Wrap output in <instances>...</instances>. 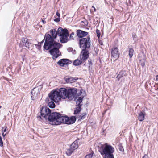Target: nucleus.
I'll return each mask as SVG.
<instances>
[{
	"mask_svg": "<svg viewBox=\"0 0 158 158\" xmlns=\"http://www.w3.org/2000/svg\"><path fill=\"white\" fill-rule=\"evenodd\" d=\"M42 88L41 86H38L35 87L31 91V96L32 100H33L37 97L38 95L39 94Z\"/></svg>",
	"mask_w": 158,
	"mask_h": 158,
	"instance_id": "8",
	"label": "nucleus"
},
{
	"mask_svg": "<svg viewBox=\"0 0 158 158\" xmlns=\"http://www.w3.org/2000/svg\"><path fill=\"white\" fill-rule=\"evenodd\" d=\"M74 52H75V50H74Z\"/></svg>",
	"mask_w": 158,
	"mask_h": 158,
	"instance_id": "52",
	"label": "nucleus"
},
{
	"mask_svg": "<svg viewBox=\"0 0 158 158\" xmlns=\"http://www.w3.org/2000/svg\"><path fill=\"white\" fill-rule=\"evenodd\" d=\"M2 134L3 137H4L6 136V133L4 134V133H2Z\"/></svg>",
	"mask_w": 158,
	"mask_h": 158,
	"instance_id": "43",
	"label": "nucleus"
},
{
	"mask_svg": "<svg viewBox=\"0 0 158 158\" xmlns=\"http://www.w3.org/2000/svg\"><path fill=\"white\" fill-rule=\"evenodd\" d=\"M100 44L101 45H103L102 42H100Z\"/></svg>",
	"mask_w": 158,
	"mask_h": 158,
	"instance_id": "46",
	"label": "nucleus"
},
{
	"mask_svg": "<svg viewBox=\"0 0 158 158\" xmlns=\"http://www.w3.org/2000/svg\"><path fill=\"white\" fill-rule=\"evenodd\" d=\"M62 115L60 113L53 112L48 116V121L52 122L53 125H59L61 123V121H62Z\"/></svg>",
	"mask_w": 158,
	"mask_h": 158,
	"instance_id": "3",
	"label": "nucleus"
},
{
	"mask_svg": "<svg viewBox=\"0 0 158 158\" xmlns=\"http://www.w3.org/2000/svg\"><path fill=\"white\" fill-rule=\"evenodd\" d=\"M22 42L24 44V45L26 48H29V46L31 44V43L30 40L27 39V38H23L22 39Z\"/></svg>",
	"mask_w": 158,
	"mask_h": 158,
	"instance_id": "17",
	"label": "nucleus"
},
{
	"mask_svg": "<svg viewBox=\"0 0 158 158\" xmlns=\"http://www.w3.org/2000/svg\"><path fill=\"white\" fill-rule=\"evenodd\" d=\"M78 140H76L70 146L71 148L75 150L78 147Z\"/></svg>",
	"mask_w": 158,
	"mask_h": 158,
	"instance_id": "19",
	"label": "nucleus"
},
{
	"mask_svg": "<svg viewBox=\"0 0 158 158\" xmlns=\"http://www.w3.org/2000/svg\"><path fill=\"white\" fill-rule=\"evenodd\" d=\"M83 61L81 59L80 60L77 59L76 60L73 61V64L75 66H78L81 64L83 63Z\"/></svg>",
	"mask_w": 158,
	"mask_h": 158,
	"instance_id": "24",
	"label": "nucleus"
},
{
	"mask_svg": "<svg viewBox=\"0 0 158 158\" xmlns=\"http://www.w3.org/2000/svg\"><path fill=\"white\" fill-rule=\"evenodd\" d=\"M89 56V51L87 49H82L80 55V58L83 61H85Z\"/></svg>",
	"mask_w": 158,
	"mask_h": 158,
	"instance_id": "10",
	"label": "nucleus"
},
{
	"mask_svg": "<svg viewBox=\"0 0 158 158\" xmlns=\"http://www.w3.org/2000/svg\"><path fill=\"white\" fill-rule=\"evenodd\" d=\"M44 39H45V40L44 48L46 50L53 48L49 51V52L52 56L53 59L56 60L61 55V52L59 50L61 44L56 42H54L49 34H45Z\"/></svg>",
	"mask_w": 158,
	"mask_h": 158,
	"instance_id": "1",
	"label": "nucleus"
},
{
	"mask_svg": "<svg viewBox=\"0 0 158 158\" xmlns=\"http://www.w3.org/2000/svg\"><path fill=\"white\" fill-rule=\"evenodd\" d=\"M71 61L67 59H62L60 60L57 64L60 66H64L65 65L71 63Z\"/></svg>",
	"mask_w": 158,
	"mask_h": 158,
	"instance_id": "12",
	"label": "nucleus"
},
{
	"mask_svg": "<svg viewBox=\"0 0 158 158\" xmlns=\"http://www.w3.org/2000/svg\"><path fill=\"white\" fill-rule=\"evenodd\" d=\"M77 107L74 110V114L75 115H79L80 112L81 110V106L77 105Z\"/></svg>",
	"mask_w": 158,
	"mask_h": 158,
	"instance_id": "22",
	"label": "nucleus"
},
{
	"mask_svg": "<svg viewBox=\"0 0 158 158\" xmlns=\"http://www.w3.org/2000/svg\"><path fill=\"white\" fill-rule=\"evenodd\" d=\"M50 33L51 34L52 36L50 35H49L53 39V41L54 42H56L54 40V39L56 38L57 35H58V29L57 31L55 29L51 30L50 31Z\"/></svg>",
	"mask_w": 158,
	"mask_h": 158,
	"instance_id": "15",
	"label": "nucleus"
},
{
	"mask_svg": "<svg viewBox=\"0 0 158 158\" xmlns=\"http://www.w3.org/2000/svg\"><path fill=\"white\" fill-rule=\"evenodd\" d=\"M156 79L157 81H158V75H157L156 77Z\"/></svg>",
	"mask_w": 158,
	"mask_h": 158,
	"instance_id": "44",
	"label": "nucleus"
},
{
	"mask_svg": "<svg viewBox=\"0 0 158 158\" xmlns=\"http://www.w3.org/2000/svg\"><path fill=\"white\" fill-rule=\"evenodd\" d=\"M76 118H77V116H71L70 118V124H73L75 122L76 119Z\"/></svg>",
	"mask_w": 158,
	"mask_h": 158,
	"instance_id": "28",
	"label": "nucleus"
},
{
	"mask_svg": "<svg viewBox=\"0 0 158 158\" xmlns=\"http://www.w3.org/2000/svg\"><path fill=\"white\" fill-rule=\"evenodd\" d=\"M1 107H2V106H0V109L1 108Z\"/></svg>",
	"mask_w": 158,
	"mask_h": 158,
	"instance_id": "49",
	"label": "nucleus"
},
{
	"mask_svg": "<svg viewBox=\"0 0 158 158\" xmlns=\"http://www.w3.org/2000/svg\"><path fill=\"white\" fill-rule=\"evenodd\" d=\"M83 98V97H78V99H77V101L76 102L77 105L81 106L80 104L82 102Z\"/></svg>",
	"mask_w": 158,
	"mask_h": 158,
	"instance_id": "30",
	"label": "nucleus"
},
{
	"mask_svg": "<svg viewBox=\"0 0 158 158\" xmlns=\"http://www.w3.org/2000/svg\"><path fill=\"white\" fill-rule=\"evenodd\" d=\"M74 151V150L70 147L69 148L67 149L66 153L67 155L70 156Z\"/></svg>",
	"mask_w": 158,
	"mask_h": 158,
	"instance_id": "26",
	"label": "nucleus"
},
{
	"mask_svg": "<svg viewBox=\"0 0 158 158\" xmlns=\"http://www.w3.org/2000/svg\"><path fill=\"white\" fill-rule=\"evenodd\" d=\"M77 89L76 88H70L67 89V98L69 99L73 98L76 95Z\"/></svg>",
	"mask_w": 158,
	"mask_h": 158,
	"instance_id": "9",
	"label": "nucleus"
},
{
	"mask_svg": "<svg viewBox=\"0 0 158 158\" xmlns=\"http://www.w3.org/2000/svg\"><path fill=\"white\" fill-rule=\"evenodd\" d=\"M132 35L134 40L135 42L137 41V37L135 34L134 33H133L132 34Z\"/></svg>",
	"mask_w": 158,
	"mask_h": 158,
	"instance_id": "32",
	"label": "nucleus"
},
{
	"mask_svg": "<svg viewBox=\"0 0 158 158\" xmlns=\"http://www.w3.org/2000/svg\"><path fill=\"white\" fill-rule=\"evenodd\" d=\"M58 93V91L55 90L52 91L48 94V98L51 99V100H52L55 102H57L61 100V98Z\"/></svg>",
	"mask_w": 158,
	"mask_h": 158,
	"instance_id": "7",
	"label": "nucleus"
},
{
	"mask_svg": "<svg viewBox=\"0 0 158 158\" xmlns=\"http://www.w3.org/2000/svg\"><path fill=\"white\" fill-rule=\"evenodd\" d=\"M98 151L102 155H104V158H114L113 153L114 149L110 145L107 143L101 145Z\"/></svg>",
	"mask_w": 158,
	"mask_h": 158,
	"instance_id": "2",
	"label": "nucleus"
},
{
	"mask_svg": "<svg viewBox=\"0 0 158 158\" xmlns=\"http://www.w3.org/2000/svg\"><path fill=\"white\" fill-rule=\"evenodd\" d=\"M96 33L97 35V36L98 37V38H99L101 35L100 31L98 29H97L96 30Z\"/></svg>",
	"mask_w": 158,
	"mask_h": 158,
	"instance_id": "33",
	"label": "nucleus"
},
{
	"mask_svg": "<svg viewBox=\"0 0 158 158\" xmlns=\"http://www.w3.org/2000/svg\"><path fill=\"white\" fill-rule=\"evenodd\" d=\"M64 80L66 82L68 83H72L73 82L77 80V79H75V78L73 77H70V78H64Z\"/></svg>",
	"mask_w": 158,
	"mask_h": 158,
	"instance_id": "20",
	"label": "nucleus"
},
{
	"mask_svg": "<svg viewBox=\"0 0 158 158\" xmlns=\"http://www.w3.org/2000/svg\"><path fill=\"white\" fill-rule=\"evenodd\" d=\"M58 35L60 37V39L62 43H66L68 42L69 34L68 31L66 29H63L62 27L59 28Z\"/></svg>",
	"mask_w": 158,
	"mask_h": 158,
	"instance_id": "5",
	"label": "nucleus"
},
{
	"mask_svg": "<svg viewBox=\"0 0 158 158\" xmlns=\"http://www.w3.org/2000/svg\"><path fill=\"white\" fill-rule=\"evenodd\" d=\"M7 127L6 126H5L4 127H2V133H4L6 132Z\"/></svg>",
	"mask_w": 158,
	"mask_h": 158,
	"instance_id": "34",
	"label": "nucleus"
},
{
	"mask_svg": "<svg viewBox=\"0 0 158 158\" xmlns=\"http://www.w3.org/2000/svg\"><path fill=\"white\" fill-rule=\"evenodd\" d=\"M118 149L121 152H123L124 149L123 147L121 144H119L118 145Z\"/></svg>",
	"mask_w": 158,
	"mask_h": 158,
	"instance_id": "35",
	"label": "nucleus"
},
{
	"mask_svg": "<svg viewBox=\"0 0 158 158\" xmlns=\"http://www.w3.org/2000/svg\"><path fill=\"white\" fill-rule=\"evenodd\" d=\"M45 102L50 108H53L55 107V105L54 103L55 102L52 100H51L50 99L47 98L45 100Z\"/></svg>",
	"mask_w": 158,
	"mask_h": 158,
	"instance_id": "16",
	"label": "nucleus"
},
{
	"mask_svg": "<svg viewBox=\"0 0 158 158\" xmlns=\"http://www.w3.org/2000/svg\"><path fill=\"white\" fill-rule=\"evenodd\" d=\"M56 15L59 17H60V14L58 12H56Z\"/></svg>",
	"mask_w": 158,
	"mask_h": 158,
	"instance_id": "41",
	"label": "nucleus"
},
{
	"mask_svg": "<svg viewBox=\"0 0 158 158\" xmlns=\"http://www.w3.org/2000/svg\"><path fill=\"white\" fill-rule=\"evenodd\" d=\"M76 33L79 38H82L86 36L88 34V32L79 29L77 31Z\"/></svg>",
	"mask_w": 158,
	"mask_h": 158,
	"instance_id": "13",
	"label": "nucleus"
},
{
	"mask_svg": "<svg viewBox=\"0 0 158 158\" xmlns=\"http://www.w3.org/2000/svg\"><path fill=\"white\" fill-rule=\"evenodd\" d=\"M81 93H82V92H80V93H78L77 94L78 96H79L81 95Z\"/></svg>",
	"mask_w": 158,
	"mask_h": 158,
	"instance_id": "45",
	"label": "nucleus"
},
{
	"mask_svg": "<svg viewBox=\"0 0 158 158\" xmlns=\"http://www.w3.org/2000/svg\"><path fill=\"white\" fill-rule=\"evenodd\" d=\"M58 93L60 98H62L65 99L67 98V89L66 88H60L59 90Z\"/></svg>",
	"mask_w": 158,
	"mask_h": 158,
	"instance_id": "11",
	"label": "nucleus"
},
{
	"mask_svg": "<svg viewBox=\"0 0 158 158\" xmlns=\"http://www.w3.org/2000/svg\"><path fill=\"white\" fill-rule=\"evenodd\" d=\"M74 33L73 32L72 33H71L70 35V38L71 39H73V35H74Z\"/></svg>",
	"mask_w": 158,
	"mask_h": 158,
	"instance_id": "40",
	"label": "nucleus"
},
{
	"mask_svg": "<svg viewBox=\"0 0 158 158\" xmlns=\"http://www.w3.org/2000/svg\"><path fill=\"white\" fill-rule=\"evenodd\" d=\"M145 118V113L141 111L139 114V120L142 121H143Z\"/></svg>",
	"mask_w": 158,
	"mask_h": 158,
	"instance_id": "21",
	"label": "nucleus"
},
{
	"mask_svg": "<svg viewBox=\"0 0 158 158\" xmlns=\"http://www.w3.org/2000/svg\"><path fill=\"white\" fill-rule=\"evenodd\" d=\"M126 75V71H121L118 75L116 77V78L118 79V80H119L120 78L125 76Z\"/></svg>",
	"mask_w": 158,
	"mask_h": 158,
	"instance_id": "23",
	"label": "nucleus"
},
{
	"mask_svg": "<svg viewBox=\"0 0 158 158\" xmlns=\"http://www.w3.org/2000/svg\"><path fill=\"white\" fill-rule=\"evenodd\" d=\"M73 53L75 54H76V53L75 52V53H74L73 52Z\"/></svg>",
	"mask_w": 158,
	"mask_h": 158,
	"instance_id": "50",
	"label": "nucleus"
},
{
	"mask_svg": "<svg viewBox=\"0 0 158 158\" xmlns=\"http://www.w3.org/2000/svg\"><path fill=\"white\" fill-rule=\"evenodd\" d=\"M86 115V112L80 115H77V118H79L78 120H81L84 119L85 118Z\"/></svg>",
	"mask_w": 158,
	"mask_h": 158,
	"instance_id": "25",
	"label": "nucleus"
},
{
	"mask_svg": "<svg viewBox=\"0 0 158 158\" xmlns=\"http://www.w3.org/2000/svg\"><path fill=\"white\" fill-rule=\"evenodd\" d=\"M142 158H148V156L147 155L145 154Z\"/></svg>",
	"mask_w": 158,
	"mask_h": 158,
	"instance_id": "42",
	"label": "nucleus"
},
{
	"mask_svg": "<svg viewBox=\"0 0 158 158\" xmlns=\"http://www.w3.org/2000/svg\"><path fill=\"white\" fill-rule=\"evenodd\" d=\"M42 22H43L44 23H45V22L44 20H42Z\"/></svg>",
	"mask_w": 158,
	"mask_h": 158,
	"instance_id": "48",
	"label": "nucleus"
},
{
	"mask_svg": "<svg viewBox=\"0 0 158 158\" xmlns=\"http://www.w3.org/2000/svg\"><path fill=\"white\" fill-rule=\"evenodd\" d=\"M88 62L89 64V67L92 65V60L91 59H89L88 60Z\"/></svg>",
	"mask_w": 158,
	"mask_h": 158,
	"instance_id": "38",
	"label": "nucleus"
},
{
	"mask_svg": "<svg viewBox=\"0 0 158 158\" xmlns=\"http://www.w3.org/2000/svg\"><path fill=\"white\" fill-rule=\"evenodd\" d=\"M90 38L89 35L87 38H83L79 40V45L81 48L87 49L90 48L91 46Z\"/></svg>",
	"mask_w": 158,
	"mask_h": 158,
	"instance_id": "6",
	"label": "nucleus"
},
{
	"mask_svg": "<svg viewBox=\"0 0 158 158\" xmlns=\"http://www.w3.org/2000/svg\"><path fill=\"white\" fill-rule=\"evenodd\" d=\"M94 153L92 151L91 153L86 155L85 158H92Z\"/></svg>",
	"mask_w": 158,
	"mask_h": 158,
	"instance_id": "31",
	"label": "nucleus"
},
{
	"mask_svg": "<svg viewBox=\"0 0 158 158\" xmlns=\"http://www.w3.org/2000/svg\"><path fill=\"white\" fill-rule=\"evenodd\" d=\"M67 50H68V51H69V52H70L72 51L73 49L71 48H68Z\"/></svg>",
	"mask_w": 158,
	"mask_h": 158,
	"instance_id": "39",
	"label": "nucleus"
},
{
	"mask_svg": "<svg viewBox=\"0 0 158 158\" xmlns=\"http://www.w3.org/2000/svg\"><path fill=\"white\" fill-rule=\"evenodd\" d=\"M111 56L116 58L118 57L119 53L118 51V48L117 47L113 48L111 52Z\"/></svg>",
	"mask_w": 158,
	"mask_h": 158,
	"instance_id": "14",
	"label": "nucleus"
},
{
	"mask_svg": "<svg viewBox=\"0 0 158 158\" xmlns=\"http://www.w3.org/2000/svg\"><path fill=\"white\" fill-rule=\"evenodd\" d=\"M43 41H44V40H43V41L42 42V43H43Z\"/></svg>",
	"mask_w": 158,
	"mask_h": 158,
	"instance_id": "51",
	"label": "nucleus"
},
{
	"mask_svg": "<svg viewBox=\"0 0 158 158\" xmlns=\"http://www.w3.org/2000/svg\"><path fill=\"white\" fill-rule=\"evenodd\" d=\"M62 121H61V123H63L65 124H70V119L67 116H62Z\"/></svg>",
	"mask_w": 158,
	"mask_h": 158,
	"instance_id": "18",
	"label": "nucleus"
},
{
	"mask_svg": "<svg viewBox=\"0 0 158 158\" xmlns=\"http://www.w3.org/2000/svg\"><path fill=\"white\" fill-rule=\"evenodd\" d=\"M60 20V18L59 17L55 19L54 20V21L56 22H59Z\"/></svg>",
	"mask_w": 158,
	"mask_h": 158,
	"instance_id": "37",
	"label": "nucleus"
},
{
	"mask_svg": "<svg viewBox=\"0 0 158 158\" xmlns=\"http://www.w3.org/2000/svg\"><path fill=\"white\" fill-rule=\"evenodd\" d=\"M134 51L133 48H129V55L130 58H131L134 53Z\"/></svg>",
	"mask_w": 158,
	"mask_h": 158,
	"instance_id": "29",
	"label": "nucleus"
},
{
	"mask_svg": "<svg viewBox=\"0 0 158 158\" xmlns=\"http://www.w3.org/2000/svg\"><path fill=\"white\" fill-rule=\"evenodd\" d=\"M3 146V143L2 139L1 136H0V146L2 147Z\"/></svg>",
	"mask_w": 158,
	"mask_h": 158,
	"instance_id": "36",
	"label": "nucleus"
},
{
	"mask_svg": "<svg viewBox=\"0 0 158 158\" xmlns=\"http://www.w3.org/2000/svg\"><path fill=\"white\" fill-rule=\"evenodd\" d=\"M139 63L141 65L142 67H143L145 65L146 60L144 58H143L139 57Z\"/></svg>",
	"mask_w": 158,
	"mask_h": 158,
	"instance_id": "27",
	"label": "nucleus"
},
{
	"mask_svg": "<svg viewBox=\"0 0 158 158\" xmlns=\"http://www.w3.org/2000/svg\"><path fill=\"white\" fill-rule=\"evenodd\" d=\"M92 8H94V11H96V9H95V8L94 7V6H92Z\"/></svg>",
	"mask_w": 158,
	"mask_h": 158,
	"instance_id": "47",
	"label": "nucleus"
},
{
	"mask_svg": "<svg viewBox=\"0 0 158 158\" xmlns=\"http://www.w3.org/2000/svg\"><path fill=\"white\" fill-rule=\"evenodd\" d=\"M40 114L37 116V119L41 122L48 120V117L51 114V110L47 107H44L40 110Z\"/></svg>",
	"mask_w": 158,
	"mask_h": 158,
	"instance_id": "4",
	"label": "nucleus"
}]
</instances>
